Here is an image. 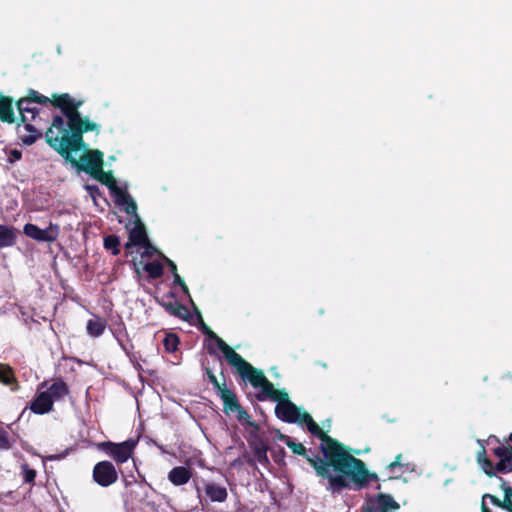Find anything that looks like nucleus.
I'll list each match as a JSON object with an SVG mask.
<instances>
[{
    "instance_id": "obj_1",
    "label": "nucleus",
    "mask_w": 512,
    "mask_h": 512,
    "mask_svg": "<svg viewBox=\"0 0 512 512\" xmlns=\"http://www.w3.org/2000/svg\"><path fill=\"white\" fill-rule=\"evenodd\" d=\"M55 108L60 109L63 116L55 115L51 126L45 133L47 144L78 172H85L93 177L100 168H104V154L98 149H89L84 141L87 132L100 133V124L82 117L79 108L82 100L63 95L54 99Z\"/></svg>"
},
{
    "instance_id": "obj_2",
    "label": "nucleus",
    "mask_w": 512,
    "mask_h": 512,
    "mask_svg": "<svg viewBox=\"0 0 512 512\" xmlns=\"http://www.w3.org/2000/svg\"><path fill=\"white\" fill-rule=\"evenodd\" d=\"M330 460L331 468L337 473V475L330 474L328 479L327 490L332 493L351 488L360 490L371 481L378 480L377 474L368 471L365 463L351 455L343 444Z\"/></svg>"
},
{
    "instance_id": "obj_3",
    "label": "nucleus",
    "mask_w": 512,
    "mask_h": 512,
    "mask_svg": "<svg viewBox=\"0 0 512 512\" xmlns=\"http://www.w3.org/2000/svg\"><path fill=\"white\" fill-rule=\"evenodd\" d=\"M223 347L226 361L236 369L239 376L243 380L249 381L254 388H261V391L256 394L258 401L267 400L277 390L262 370L253 367L229 345Z\"/></svg>"
},
{
    "instance_id": "obj_4",
    "label": "nucleus",
    "mask_w": 512,
    "mask_h": 512,
    "mask_svg": "<svg viewBox=\"0 0 512 512\" xmlns=\"http://www.w3.org/2000/svg\"><path fill=\"white\" fill-rule=\"evenodd\" d=\"M204 370L208 381L213 385L217 396L223 402L224 412L226 414L235 413V417L239 422L252 429L250 431L251 436L257 437V434L260 431V425L252 420L248 412L241 406L236 393L227 387L225 377H223V382H220L211 368L205 367ZM221 375L224 376L223 372H221Z\"/></svg>"
},
{
    "instance_id": "obj_5",
    "label": "nucleus",
    "mask_w": 512,
    "mask_h": 512,
    "mask_svg": "<svg viewBox=\"0 0 512 512\" xmlns=\"http://www.w3.org/2000/svg\"><path fill=\"white\" fill-rule=\"evenodd\" d=\"M492 453L499 459L495 464L487 458L484 446L477 454V462L487 476L493 477L497 473L512 472V432L508 438L504 439L503 443L492 449Z\"/></svg>"
},
{
    "instance_id": "obj_6",
    "label": "nucleus",
    "mask_w": 512,
    "mask_h": 512,
    "mask_svg": "<svg viewBox=\"0 0 512 512\" xmlns=\"http://www.w3.org/2000/svg\"><path fill=\"white\" fill-rule=\"evenodd\" d=\"M92 178L99 181L110 190L117 206L123 208L126 213H135V210H137L136 202L126 190L118 187L111 170L104 171L103 168H100Z\"/></svg>"
},
{
    "instance_id": "obj_7",
    "label": "nucleus",
    "mask_w": 512,
    "mask_h": 512,
    "mask_svg": "<svg viewBox=\"0 0 512 512\" xmlns=\"http://www.w3.org/2000/svg\"><path fill=\"white\" fill-rule=\"evenodd\" d=\"M296 423L304 424L311 435L321 440L319 449L323 456L331 458L342 446L341 442L324 432L308 412L299 410V419Z\"/></svg>"
},
{
    "instance_id": "obj_8",
    "label": "nucleus",
    "mask_w": 512,
    "mask_h": 512,
    "mask_svg": "<svg viewBox=\"0 0 512 512\" xmlns=\"http://www.w3.org/2000/svg\"><path fill=\"white\" fill-rule=\"evenodd\" d=\"M279 439L284 442L294 454L303 456L306 461L314 468L316 475L323 479H329L330 477V468L331 464L329 463L331 460L327 456H323L324 458H320L318 455H309L307 454V449L301 443L295 442L291 437L281 434Z\"/></svg>"
},
{
    "instance_id": "obj_9",
    "label": "nucleus",
    "mask_w": 512,
    "mask_h": 512,
    "mask_svg": "<svg viewBox=\"0 0 512 512\" xmlns=\"http://www.w3.org/2000/svg\"><path fill=\"white\" fill-rule=\"evenodd\" d=\"M268 399L276 401L275 415L286 423H296L299 419V407L290 401L288 393L283 390H276Z\"/></svg>"
},
{
    "instance_id": "obj_10",
    "label": "nucleus",
    "mask_w": 512,
    "mask_h": 512,
    "mask_svg": "<svg viewBox=\"0 0 512 512\" xmlns=\"http://www.w3.org/2000/svg\"><path fill=\"white\" fill-rule=\"evenodd\" d=\"M137 442L128 439L121 443L105 441L98 445V448L110 456L117 464H123L132 457Z\"/></svg>"
},
{
    "instance_id": "obj_11",
    "label": "nucleus",
    "mask_w": 512,
    "mask_h": 512,
    "mask_svg": "<svg viewBox=\"0 0 512 512\" xmlns=\"http://www.w3.org/2000/svg\"><path fill=\"white\" fill-rule=\"evenodd\" d=\"M92 478L101 487H109L117 482L118 473L112 462L104 460L93 467Z\"/></svg>"
},
{
    "instance_id": "obj_12",
    "label": "nucleus",
    "mask_w": 512,
    "mask_h": 512,
    "mask_svg": "<svg viewBox=\"0 0 512 512\" xmlns=\"http://www.w3.org/2000/svg\"><path fill=\"white\" fill-rule=\"evenodd\" d=\"M400 508V505L390 494L379 493L371 497L361 506V512H389Z\"/></svg>"
},
{
    "instance_id": "obj_13",
    "label": "nucleus",
    "mask_w": 512,
    "mask_h": 512,
    "mask_svg": "<svg viewBox=\"0 0 512 512\" xmlns=\"http://www.w3.org/2000/svg\"><path fill=\"white\" fill-rule=\"evenodd\" d=\"M23 233L38 242L52 243L58 238L59 227L57 224L50 223L47 228L41 229L35 224L27 223L23 227Z\"/></svg>"
},
{
    "instance_id": "obj_14",
    "label": "nucleus",
    "mask_w": 512,
    "mask_h": 512,
    "mask_svg": "<svg viewBox=\"0 0 512 512\" xmlns=\"http://www.w3.org/2000/svg\"><path fill=\"white\" fill-rule=\"evenodd\" d=\"M129 215L133 216V223L134 226L132 228H129V224H126V229L129 230V238L132 243H135L136 246H140L141 244L145 243L149 238L147 235V230L142 222L140 216L137 213V210H135V213H128Z\"/></svg>"
},
{
    "instance_id": "obj_15",
    "label": "nucleus",
    "mask_w": 512,
    "mask_h": 512,
    "mask_svg": "<svg viewBox=\"0 0 512 512\" xmlns=\"http://www.w3.org/2000/svg\"><path fill=\"white\" fill-rule=\"evenodd\" d=\"M33 121H27L26 123H18L17 131L19 138L23 144L30 146L34 144L39 138L42 137V133L32 124Z\"/></svg>"
},
{
    "instance_id": "obj_16",
    "label": "nucleus",
    "mask_w": 512,
    "mask_h": 512,
    "mask_svg": "<svg viewBox=\"0 0 512 512\" xmlns=\"http://www.w3.org/2000/svg\"><path fill=\"white\" fill-rule=\"evenodd\" d=\"M53 404L51 395L42 391L30 403L29 409L35 414L43 415L53 410Z\"/></svg>"
},
{
    "instance_id": "obj_17",
    "label": "nucleus",
    "mask_w": 512,
    "mask_h": 512,
    "mask_svg": "<svg viewBox=\"0 0 512 512\" xmlns=\"http://www.w3.org/2000/svg\"><path fill=\"white\" fill-rule=\"evenodd\" d=\"M0 121L8 124L16 122L13 98L3 94H0Z\"/></svg>"
},
{
    "instance_id": "obj_18",
    "label": "nucleus",
    "mask_w": 512,
    "mask_h": 512,
    "mask_svg": "<svg viewBox=\"0 0 512 512\" xmlns=\"http://www.w3.org/2000/svg\"><path fill=\"white\" fill-rule=\"evenodd\" d=\"M31 103L26 99H18L15 102V106L20 115V122L26 123L27 121H36V117L38 116L40 110L36 107H31Z\"/></svg>"
},
{
    "instance_id": "obj_19",
    "label": "nucleus",
    "mask_w": 512,
    "mask_h": 512,
    "mask_svg": "<svg viewBox=\"0 0 512 512\" xmlns=\"http://www.w3.org/2000/svg\"><path fill=\"white\" fill-rule=\"evenodd\" d=\"M192 477V470L185 466L172 468L168 473V480L175 486L187 484Z\"/></svg>"
},
{
    "instance_id": "obj_20",
    "label": "nucleus",
    "mask_w": 512,
    "mask_h": 512,
    "mask_svg": "<svg viewBox=\"0 0 512 512\" xmlns=\"http://www.w3.org/2000/svg\"><path fill=\"white\" fill-rule=\"evenodd\" d=\"M206 496L212 502H225L228 497V492L225 486H221L214 482H208L204 486Z\"/></svg>"
},
{
    "instance_id": "obj_21",
    "label": "nucleus",
    "mask_w": 512,
    "mask_h": 512,
    "mask_svg": "<svg viewBox=\"0 0 512 512\" xmlns=\"http://www.w3.org/2000/svg\"><path fill=\"white\" fill-rule=\"evenodd\" d=\"M0 384L9 386L12 391L19 389V383L15 376L14 369L6 363H0Z\"/></svg>"
},
{
    "instance_id": "obj_22",
    "label": "nucleus",
    "mask_w": 512,
    "mask_h": 512,
    "mask_svg": "<svg viewBox=\"0 0 512 512\" xmlns=\"http://www.w3.org/2000/svg\"><path fill=\"white\" fill-rule=\"evenodd\" d=\"M161 305L167 313L181 320L187 321L191 316L188 308L177 301L162 302Z\"/></svg>"
},
{
    "instance_id": "obj_23",
    "label": "nucleus",
    "mask_w": 512,
    "mask_h": 512,
    "mask_svg": "<svg viewBox=\"0 0 512 512\" xmlns=\"http://www.w3.org/2000/svg\"><path fill=\"white\" fill-rule=\"evenodd\" d=\"M198 320H199V330L210 339H213L218 347V349L224 354V347L228 345L222 338H220L203 320L201 313L195 307Z\"/></svg>"
},
{
    "instance_id": "obj_24",
    "label": "nucleus",
    "mask_w": 512,
    "mask_h": 512,
    "mask_svg": "<svg viewBox=\"0 0 512 512\" xmlns=\"http://www.w3.org/2000/svg\"><path fill=\"white\" fill-rule=\"evenodd\" d=\"M107 327V321L97 315L87 321L86 330L92 337H100Z\"/></svg>"
},
{
    "instance_id": "obj_25",
    "label": "nucleus",
    "mask_w": 512,
    "mask_h": 512,
    "mask_svg": "<svg viewBox=\"0 0 512 512\" xmlns=\"http://www.w3.org/2000/svg\"><path fill=\"white\" fill-rule=\"evenodd\" d=\"M63 95L70 96V94H68V93H62V94H52L51 98H49L47 96L39 94L36 90L29 89L27 96L22 97L21 99H26V100H28L29 103H38V104H43V105L50 103L53 107H55L54 99L58 98L60 96H63Z\"/></svg>"
},
{
    "instance_id": "obj_26",
    "label": "nucleus",
    "mask_w": 512,
    "mask_h": 512,
    "mask_svg": "<svg viewBox=\"0 0 512 512\" xmlns=\"http://www.w3.org/2000/svg\"><path fill=\"white\" fill-rule=\"evenodd\" d=\"M18 231L12 226L0 225V248L13 246Z\"/></svg>"
},
{
    "instance_id": "obj_27",
    "label": "nucleus",
    "mask_w": 512,
    "mask_h": 512,
    "mask_svg": "<svg viewBox=\"0 0 512 512\" xmlns=\"http://www.w3.org/2000/svg\"><path fill=\"white\" fill-rule=\"evenodd\" d=\"M45 392L51 395V398L53 399L54 402L68 395L69 387L62 379H57L51 384V386Z\"/></svg>"
},
{
    "instance_id": "obj_28",
    "label": "nucleus",
    "mask_w": 512,
    "mask_h": 512,
    "mask_svg": "<svg viewBox=\"0 0 512 512\" xmlns=\"http://www.w3.org/2000/svg\"><path fill=\"white\" fill-rule=\"evenodd\" d=\"M117 318H118V321L113 323L111 331H112L114 337L116 338L117 342L121 346V348L126 353H128L127 352V347L125 346V344L123 343V340H122V338L124 336H127L126 326H125L124 322L122 321V319H121V317L119 315L117 316Z\"/></svg>"
},
{
    "instance_id": "obj_29",
    "label": "nucleus",
    "mask_w": 512,
    "mask_h": 512,
    "mask_svg": "<svg viewBox=\"0 0 512 512\" xmlns=\"http://www.w3.org/2000/svg\"><path fill=\"white\" fill-rule=\"evenodd\" d=\"M103 246L106 250L111 251L112 255L117 256L120 254V238L115 234H110L104 237Z\"/></svg>"
},
{
    "instance_id": "obj_30",
    "label": "nucleus",
    "mask_w": 512,
    "mask_h": 512,
    "mask_svg": "<svg viewBox=\"0 0 512 512\" xmlns=\"http://www.w3.org/2000/svg\"><path fill=\"white\" fill-rule=\"evenodd\" d=\"M165 352L174 353L178 350L180 339L175 333H166L162 340Z\"/></svg>"
},
{
    "instance_id": "obj_31",
    "label": "nucleus",
    "mask_w": 512,
    "mask_h": 512,
    "mask_svg": "<svg viewBox=\"0 0 512 512\" xmlns=\"http://www.w3.org/2000/svg\"><path fill=\"white\" fill-rule=\"evenodd\" d=\"M144 270L151 279H158L164 273L163 265L159 261L148 262L144 265Z\"/></svg>"
},
{
    "instance_id": "obj_32",
    "label": "nucleus",
    "mask_w": 512,
    "mask_h": 512,
    "mask_svg": "<svg viewBox=\"0 0 512 512\" xmlns=\"http://www.w3.org/2000/svg\"><path fill=\"white\" fill-rule=\"evenodd\" d=\"M267 450L268 447L265 445V443L260 440L259 444H256L253 449L254 456L256 460L261 463L262 465L269 464V459L267 456Z\"/></svg>"
},
{
    "instance_id": "obj_33",
    "label": "nucleus",
    "mask_w": 512,
    "mask_h": 512,
    "mask_svg": "<svg viewBox=\"0 0 512 512\" xmlns=\"http://www.w3.org/2000/svg\"><path fill=\"white\" fill-rule=\"evenodd\" d=\"M21 473L23 476L24 483H27L30 486L35 485V478L37 476V472L35 469L31 468L27 463H23L21 465Z\"/></svg>"
},
{
    "instance_id": "obj_34",
    "label": "nucleus",
    "mask_w": 512,
    "mask_h": 512,
    "mask_svg": "<svg viewBox=\"0 0 512 512\" xmlns=\"http://www.w3.org/2000/svg\"><path fill=\"white\" fill-rule=\"evenodd\" d=\"M501 480V489L504 492V504L506 506V511L512 512V488L507 484V482L500 477Z\"/></svg>"
},
{
    "instance_id": "obj_35",
    "label": "nucleus",
    "mask_w": 512,
    "mask_h": 512,
    "mask_svg": "<svg viewBox=\"0 0 512 512\" xmlns=\"http://www.w3.org/2000/svg\"><path fill=\"white\" fill-rule=\"evenodd\" d=\"M139 247H142L144 249L142 257L150 258L155 254H160L161 256H163V254H161L157 250V248L150 242L149 239L145 243L141 244Z\"/></svg>"
},
{
    "instance_id": "obj_36",
    "label": "nucleus",
    "mask_w": 512,
    "mask_h": 512,
    "mask_svg": "<svg viewBox=\"0 0 512 512\" xmlns=\"http://www.w3.org/2000/svg\"><path fill=\"white\" fill-rule=\"evenodd\" d=\"M12 443L9 439V434L6 430L0 429V450H9Z\"/></svg>"
},
{
    "instance_id": "obj_37",
    "label": "nucleus",
    "mask_w": 512,
    "mask_h": 512,
    "mask_svg": "<svg viewBox=\"0 0 512 512\" xmlns=\"http://www.w3.org/2000/svg\"><path fill=\"white\" fill-rule=\"evenodd\" d=\"M489 499L490 503L494 506H497V507H500L504 510H506V506L504 504V499L503 500H500L498 497H496L495 495H492V494H489V493H486L482 496V501H484V503H486V500Z\"/></svg>"
},
{
    "instance_id": "obj_38",
    "label": "nucleus",
    "mask_w": 512,
    "mask_h": 512,
    "mask_svg": "<svg viewBox=\"0 0 512 512\" xmlns=\"http://www.w3.org/2000/svg\"><path fill=\"white\" fill-rule=\"evenodd\" d=\"M85 190L88 192L90 197L95 201L97 197H102L103 193L97 185H85Z\"/></svg>"
},
{
    "instance_id": "obj_39",
    "label": "nucleus",
    "mask_w": 512,
    "mask_h": 512,
    "mask_svg": "<svg viewBox=\"0 0 512 512\" xmlns=\"http://www.w3.org/2000/svg\"><path fill=\"white\" fill-rule=\"evenodd\" d=\"M401 458H402V454H398L395 457V460L387 465V469L390 471H393L396 467H401L402 466Z\"/></svg>"
},
{
    "instance_id": "obj_40",
    "label": "nucleus",
    "mask_w": 512,
    "mask_h": 512,
    "mask_svg": "<svg viewBox=\"0 0 512 512\" xmlns=\"http://www.w3.org/2000/svg\"><path fill=\"white\" fill-rule=\"evenodd\" d=\"M21 158H22V152L20 150L13 149L10 151V157H9L10 162L19 161Z\"/></svg>"
},
{
    "instance_id": "obj_41",
    "label": "nucleus",
    "mask_w": 512,
    "mask_h": 512,
    "mask_svg": "<svg viewBox=\"0 0 512 512\" xmlns=\"http://www.w3.org/2000/svg\"><path fill=\"white\" fill-rule=\"evenodd\" d=\"M162 257H163V259L165 260V262H166V264L168 265V267L170 268L171 273H172L173 275H174V274H177V273H178V271H177V266H176V264H175L172 260H170L169 258H167L166 256H164V255H163Z\"/></svg>"
},
{
    "instance_id": "obj_42",
    "label": "nucleus",
    "mask_w": 512,
    "mask_h": 512,
    "mask_svg": "<svg viewBox=\"0 0 512 512\" xmlns=\"http://www.w3.org/2000/svg\"><path fill=\"white\" fill-rule=\"evenodd\" d=\"M134 246H136V244H135V243H132V242H131V240H130V238L128 237V241H127V242L125 243V245H124V248H125V251H126V255H128V254H131V253H132L131 249H132Z\"/></svg>"
},
{
    "instance_id": "obj_43",
    "label": "nucleus",
    "mask_w": 512,
    "mask_h": 512,
    "mask_svg": "<svg viewBox=\"0 0 512 512\" xmlns=\"http://www.w3.org/2000/svg\"><path fill=\"white\" fill-rule=\"evenodd\" d=\"M173 276H174V284H175V285L180 286L183 282H185V281L183 280V278H182L178 273H177V274H174Z\"/></svg>"
},
{
    "instance_id": "obj_44",
    "label": "nucleus",
    "mask_w": 512,
    "mask_h": 512,
    "mask_svg": "<svg viewBox=\"0 0 512 512\" xmlns=\"http://www.w3.org/2000/svg\"><path fill=\"white\" fill-rule=\"evenodd\" d=\"M179 287L186 296L190 297L189 288L185 282H183Z\"/></svg>"
},
{
    "instance_id": "obj_45",
    "label": "nucleus",
    "mask_w": 512,
    "mask_h": 512,
    "mask_svg": "<svg viewBox=\"0 0 512 512\" xmlns=\"http://www.w3.org/2000/svg\"><path fill=\"white\" fill-rule=\"evenodd\" d=\"M481 512H492L484 501L481 502Z\"/></svg>"
}]
</instances>
